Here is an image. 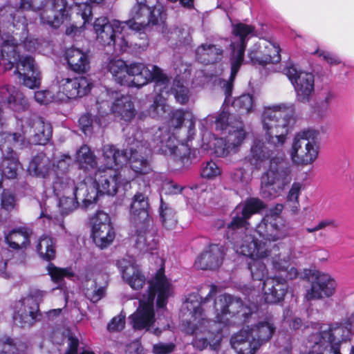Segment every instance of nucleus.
I'll use <instances>...</instances> for the list:
<instances>
[{"instance_id": "obj_13", "label": "nucleus", "mask_w": 354, "mask_h": 354, "mask_svg": "<svg viewBox=\"0 0 354 354\" xmlns=\"http://www.w3.org/2000/svg\"><path fill=\"white\" fill-rule=\"evenodd\" d=\"M234 41L231 44L232 50L230 58L232 79L236 75L241 66L245 47L250 37L254 35V27L243 23L232 25Z\"/></svg>"}, {"instance_id": "obj_4", "label": "nucleus", "mask_w": 354, "mask_h": 354, "mask_svg": "<svg viewBox=\"0 0 354 354\" xmlns=\"http://www.w3.org/2000/svg\"><path fill=\"white\" fill-rule=\"evenodd\" d=\"M149 192V186L145 185L143 192H138L133 196L129 207L135 246L141 252L153 250L157 245L151 232L153 221L149 215V203L147 196Z\"/></svg>"}, {"instance_id": "obj_54", "label": "nucleus", "mask_w": 354, "mask_h": 354, "mask_svg": "<svg viewBox=\"0 0 354 354\" xmlns=\"http://www.w3.org/2000/svg\"><path fill=\"white\" fill-rule=\"evenodd\" d=\"M100 117L99 115L93 118L91 113H87L80 118L79 125L85 135H90L95 127H100L102 125Z\"/></svg>"}, {"instance_id": "obj_17", "label": "nucleus", "mask_w": 354, "mask_h": 354, "mask_svg": "<svg viewBox=\"0 0 354 354\" xmlns=\"http://www.w3.org/2000/svg\"><path fill=\"white\" fill-rule=\"evenodd\" d=\"M235 251L252 259H261L270 254V250L266 243L259 241L251 234H244L239 239L236 234L232 236Z\"/></svg>"}, {"instance_id": "obj_59", "label": "nucleus", "mask_w": 354, "mask_h": 354, "mask_svg": "<svg viewBox=\"0 0 354 354\" xmlns=\"http://www.w3.org/2000/svg\"><path fill=\"white\" fill-rule=\"evenodd\" d=\"M251 174L249 169L245 167H239L230 173V178L232 180L236 183L245 184L250 179Z\"/></svg>"}, {"instance_id": "obj_12", "label": "nucleus", "mask_w": 354, "mask_h": 354, "mask_svg": "<svg viewBox=\"0 0 354 354\" xmlns=\"http://www.w3.org/2000/svg\"><path fill=\"white\" fill-rule=\"evenodd\" d=\"M127 85L140 88L150 81L155 82V91L162 94L167 93L169 79L162 70L154 65H145L142 63H132L127 65Z\"/></svg>"}, {"instance_id": "obj_14", "label": "nucleus", "mask_w": 354, "mask_h": 354, "mask_svg": "<svg viewBox=\"0 0 354 354\" xmlns=\"http://www.w3.org/2000/svg\"><path fill=\"white\" fill-rule=\"evenodd\" d=\"M284 74L294 86L298 101L308 102L315 91V78L313 73L298 70L291 65L283 69Z\"/></svg>"}, {"instance_id": "obj_30", "label": "nucleus", "mask_w": 354, "mask_h": 354, "mask_svg": "<svg viewBox=\"0 0 354 354\" xmlns=\"http://www.w3.org/2000/svg\"><path fill=\"white\" fill-rule=\"evenodd\" d=\"M149 11V0L140 1L136 0V3L133 6L130 11V19L124 23V27L126 26L132 30L137 32L147 30V15Z\"/></svg>"}, {"instance_id": "obj_43", "label": "nucleus", "mask_w": 354, "mask_h": 354, "mask_svg": "<svg viewBox=\"0 0 354 354\" xmlns=\"http://www.w3.org/2000/svg\"><path fill=\"white\" fill-rule=\"evenodd\" d=\"M21 164L17 153L8 156L1 155L0 161V170L2 175L9 179H14L18 174L19 169Z\"/></svg>"}, {"instance_id": "obj_63", "label": "nucleus", "mask_w": 354, "mask_h": 354, "mask_svg": "<svg viewBox=\"0 0 354 354\" xmlns=\"http://www.w3.org/2000/svg\"><path fill=\"white\" fill-rule=\"evenodd\" d=\"M125 325V316L120 315L114 317L109 323L107 328L110 332H117L122 330Z\"/></svg>"}, {"instance_id": "obj_48", "label": "nucleus", "mask_w": 354, "mask_h": 354, "mask_svg": "<svg viewBox=\"0 0 354 354\" xmlns=\"http://www.w3.org/2000/svg\"><path fill=\"white\" fill-rule=\"evenodd\" d=\"M166 14L164 8L160 5H153L149 0V11L147 15V30L153 26H160L165 24Z\"/></svg>"}, {"instance_id": "obj_5", "label": "nucleus", "mask_w": 354, "mask_h": 354, "mask_svg": "<svg viewBox=\"0 0 354 354\" xmlns=\"http://www.w3.org/2000/svg\"><path fill=\"white\" fill-rule=\"evenodd\" d=\"M293 105L281 103L265 107L261 124L266 142L275 149H281L294 122Z\"/></svg>"}, {"instance_id": "obj_7", "label": "nucleus", "mask_w": 354, "mask_h": 354, "mask_svg": "<svg viewBox=\"0 0 354 354\" xmlns=\"http://www.w3.org/2000/svg\"><path fill=\"white\" fill-rule=\"evenodd\" d=\"M272 270L278 274L266 277L263 283V297L268 304H277L283 299L287 292L286 281L295 279L298 271L290 266L289 258L281 254L272 257Z\"/></svg>"}, {"instance_id": "obj_20", "label": "nucleus", "mask_w": 354, "mask_h": 354, "mask_svg": "<svg viewBox=\"0 0 354 354\" xmlns=\"http://www.w3.org/2000/svg\"><path fill=\"white\" fill-rule=\"evenodd\" d=\"M97 113L104 117L109 113H113L120 119L130 122L136 115V110L131 97L128 95H122L117 98L111 106L107 100L97 102L96 104Z\"/></svg>"}, {"instance_id": "obj_16", "label": "nucleus", "mask_w": 354, "mask_h": 354, "mask_svg": "<svg viewBox=\"0 0 354 354\" xmlns=\"http://www.w3.org/2000/svg\"><path fill=\"white\" fill-rule=\"evenodd\" d=\"M337 288V282L330 274L314 271L310 276V288L306 290L308 301L322 299L333 296Z\"/></svg>"}, {"instance_id": "obj_38", "label": "nucleus", "mask_w": 354, "mask_h": 354, "mask_svg": "<svg viewBox=\"0 0 354 354\" xmlns=\"http://www.w3.org/2000/svg\"><path fill=\"white\" fill-rule=\"evenodd\" d=\"M102 158L106 169H113L114 167L121 166L127 162L128 149L120 151L113 145H104L102 147Z\"/></svg>"}, {"instance_id": "obj_44", "label": "nucleus", "mask_w": 354, "mask_h": 354, "mask_svg": "<svg viewBox=\"0 0 354 354\" xmlns=\"http://www.w3.org/2000/svg\"><path fill=\"white\" fill-rule=\"evenodd\" d=\"M55 194L57 196L70 195L75 196L77 185L74 180L67 176H57L53 184Z\"/></svg>"}, {"instance_id": "obj_58", "label": "nucleus", "mask_w": 354, "mask_h": 354, "mask_svg": "<svg viewBox=\"0 0 354 354\" xmlns=\"http://www.w3.org/2000/svg\"><path fill=\"white\" fill-rule=\"evenodd\" d=\"M48 271L52 280L57 283H60L64 277L71 278L73 276L70 269L59 268L52 263L48 265Z\"/></svg>"}, {"instance_id": "obj_50", "label": "nucleus", "mask_w": 354, "mask_h": 354, "mask_svg": "<svg viewBox=\"0 0 354 354\" xmlns=\"http://www.w3.org/2000/svg\"><path fill=\"white\" fill-rule=\"evenodd\" d=\"M160 217L162 225L167 229L173 228L177 223L174 210L169 204L163 202L162 199L160 207Z\"/></svg>"}, {"instance_id": "obj_52", "label": "nucleus", "mask_w": 354, "mask_h": 354, "mask_svg": "<svg viewBox=\"0 0 354 354\" xmlns=\"http://www.w3.org/2000/svg\"><path fill=\"white\" fill-rule=\"evenodd\" d=\"M97 279L88 281L85 290L86 297L93 303H96L103 298L106 293L105 286L97 285Z\"/></svg>"}, {"instance_id": "obj_32", "label": "nucleus", "mask_w": 354, "mask_h": 354, "mask_svg": "<svg viewBox=\"0 0 354 354\" xmlns=\"http://www.w3.org/2000/svg\"><path fill=\"white\" fill-rule=\"evenodd\" d=\"M0 103L7 104L16 112L24 111L28 107L22 93L12 86H3L0 88Z\"/></svg>"}, {"instance_id": "obj_40", "label": "nucleus", "mask_w": 354, "mask_h": 354, "mask_svg": "<svg viewBox=\"0 0 354 354\" xmlns=\"http://www.w3.org/2000/svg\"><path fill=\"white\" fill-rule=\"evenodd\" d=\"M16 40L12 36L8 37L1 46V59L0 65H3L6 70H11L15 65V62L19 53L17 51Z\"/></svg>"}, {"instance_id": "obj_31", "label": "nucleus", "mask_w": 354, "mask_h": 354, "mask_svg": "<svg viewBox=\"0 0 354 354\" xmlns=\"http://www.w3.org/2000/svg\"><path fill=\"white\" fill-rule=\"evenodd\" d=\"M272 155V151L269 149L263 140H253L250 153L243 160L245 165H250V169H259L262 164Z\"/></svg>"}, {"instance_id": "obj_9", "label": "nucleus", "mask_w": 354, "mask_h": 354, "mask_svg": "<svg viewBox=\"0 0 354 354\" xmlns=\"http://www.w3.org/2000/svg\"><path fill=\"white\" fill-rule=\"evenodd\" d=\"M20 8L39 12L43 24L57 28L68 19L71 8L66 0H21Z\"/></svg>"}, {"instance_id": "obj_45", "label": "nucleus", "mask_w": 354, "mask_h": 354, "mask_svg": "<svg viewBox=\"0 0 354 354\" xmlns=\"http://www.w3.org/2000/svg\"><path fill=\"white\" fill-rule=\"evenodd\" d=\"M36 249L41 258L46 260L53 259L55 257V242L47 235L41 236L36 245Z\"/></svg>"}, {"instance_id": "obj_37", "label": "nucleus", "mask_w": 354, "mask_h": 354, "mask_svg": "<svg viewBox=\"0 0 354 354\" xmlns=\"http://www.w3.org/2000/svg\"><path fill=\"white\" fill-rule=\"evenodd\" d=\"M32 230L26 226H20L10 230L5 234V241L9 247L13 249L26 248L30 244Z\"/></svg>"}, {"instance_id": "obj_6", "label": "nucleus", "mask_w": 354, "mask_h": 354, "mask_svg": "<svg viewBox=\"0 0 354 354\" xmlns=\"http://www.w3.org/2000/svg\"><path fill=\"white\" fill-rule=\"evenodd\" d=\"M350 334V330L342 325L317 324L307 339L306 346L309 348L308 354H342L341 343Z\"/></svg>"}, {"instance_id": "obj_19", "label": "nucleus", "mask_w": 354, "mask_h": 354, "mask_svg": "<svg viewBox=\"0 0 354 354\" xmlns=\"http://www.w3.org/2000/svg\"><path fill=\"white\" fill-rule=\"evenodd\" d=\"M248 57L253 64L278 63L281 60L280 48L279 45L271 41L259 39L250 48Z\"/></svg>"}, {"instance_id": "obj_42", "label": "nucleus", "mask_w": 354, "mask_h": 354, "mask_svg": "<svg viewBox=\"0 0 354 354\" xmlns=\"http://www.w3.org/2000/svg\"><path fill=\"white\" fill-rule=\"evenodd\" d=\"M75 161L80 169L90 171L97 167L96 156L86 145L81 146L76 151Z\"/></svg>"}, {"instance_id": "obj_39", "label": "nucleus", "mask_w": 354, "mask_h": 354, "mask_svg": "<svg viewBox=\"0 0 354 354\" xmlns=\"http://www.w3.org/2000/svg\"><path fill=\"white\" fill-rule=\"evenodd\" d=\"M25 142L26 137L24 133L8 131H1L0 133V151L3 156L17 153L13 150V147L17 144L24 145Z\"/></svg>"}, {"instance_id": "obj_23", "label": "nucleus", "mask_w": 354, "mask_h": 354, "mask_svg": "<svg viewBox=\"0 0 354 354\" xmlns=\"http://www.w3.org/2000/svg\"><path fill=\"white\" fill-rule=\"evenodd\" d=\"M255 232L269 242H275L288 236V230L281 218L265 216L256 226Z\"/></svg>"}, {"instance_id": "obj_57", "label": "nucleus", "mask_w": 354, "mask_h": 354, "mask_svg": "<svg viewBox=\"0 0 354 354\" xmlns=\"http://www.w3.org/2000/svg\"><path fill=\"white\" fill-rule=\"evenodd\" d=\"M59 197V208L62 214H68L79 205V200L75 196L63 195Z\"/></svg>"}, {"instance_id": "obj_24", "label": "nucleus", "mask_w": 354, "mask_h": 354, "mask_svg": "<svg viewBox=\"0 0 354 354\" xmlns=\"http://www.w3.org/2000/svg\"><path fill=\"white\" fill-rule=\"evenodd\" d=\"M245 138V132L243 128H231L225 138H216L214 143V151L218 157H225L238 151L239 147Z\"/></svg>"}, {"instance_id": "obj_64", "label": "nucleus", "mask_w": 354, "mask_h": 354, "mask_svg": "<svg viewBox=\"0 0 354 354\" xmlns=\"http://www.w3.org/2000/svg\"><path fill=\"white\" fill-rule=\"evenodd\" d=\"M66 348L62 354H77L79 339L73 335H68L66 341Z\"/></svg>"}, {"instance_id": "obj_55", "label": "nucleus", "mask_w": 354, "mask_h": 354, "mask_svg": "<svg viewBox=\"0 0 354 354\" xmlns=\"http://www.w3.org/2000/svg\"><path fill=\"white\" fill-rule=\"evenodd\" d=\"M252 277L254 280L265 281L268 274L266 265L260 259H252V262L248 263Z\"/></svg>"}, {"instance_id": "obj_60", "label": "nucleus", "mask_w": 354, "mask_h": 354, "mask_svg": "<svg viewBox=\"0 0 354 354\" xmlns=\"http://www.w3.org/2000/svg\"><path fill=\"white\" fill-rule=\"evenodd\" d=\"M221 174L220 167L212 161L207 162L201 170V176L206 178H214Z\"/></svg>"}, {"instance_id": "obj_35", "label": "nucleus", "mask_w": 354, "mask_h": 354, "mask_svg": "<svg viewBox=\"0 0 354 354\" xmlns=\"http://www.w3.org/2000/svg\"><path fill=\"white\" fill-rule=\"evenodd\" d=\"M76 192L75 197L77 200L82 201L83 208H87L91 205L95 203L99 195L102 194L94 180L90 183L85 181L79 183L77 185Z\"/></svg>"}, {"instance_id": "obj_33", "label": "nucleus", "mask_w": 354, "mask_h": 354, "mask_svg": "<svg viewBox=\"0 0 354 354\" xmlns=\"http://www.w3.org/2000/svg\"><path fill=\"white\" fill-rule=\"evenodd\" d=\"M230 344L236 354H256L261 348L245 329L231 336Z\"/></svg>"}, {"instance_id": "obj_3", "label": "nucleus", "mask_w": 354, "mask_h": 354, "mask_svg": "<svg viewBox=\"0 0 354 354\" xmlns=\"http://www.w3.org/2000/svg\"><path fill=\"white\" fill-rule=\"evenodd\" d=\"M147 291L139 299V307L136 312L129 317L134 329L142 330L149 327L155 322L153 304L156 298L158 308H163L171 294V283L160 269L156 275L148 281Z\"/></svg>"}, {"instance_id": "obj_41", "label": "nucleus", "mask_w": 354, "mask_h": 354, "mask_svg": "<svg viewBox=\"0 0 354 354\" xmlns=\"http://www.w3.org/2000/svg\"><path fill=\"white\" fill-rule=\"evenodd\" d=\"M223 49L211 44H202L196 50L197 60L203 64H214L222 57Z\"/></svg>"}, {"instance_id": "obj_53", "label": "nucleus", "mask_w": 354, "mask_h": 354, "mask_svg": "<svg viewBox=\"0 0 354 354\" xmlns=\"http://www.w3.org/2000/svg\"><path fill=\"white\" fill-rule=\"evenodd\" d=\"M26 348L24 344L10 338H7L6 341L0 340V354H27Z\"/></svg>"}, {"instance_id": "obj_51", "label": "nucleus", "mask_w": 354, "mask_h": 354, "mask_svg": "<svg viewBox=\"0 0 354 354\" xmlns=\"http://www.w3.org/2000/svg\"><path fill=\"white\" fill-rule=\"evenodd\" d=\"M232 106L241 114L251 113L255 109L254 98L250 94H244L236 97L232 102Z\"/></svg>"}, {"instance_id": "obj_62", "label": "nucleus", "mask_w": 354, "mask_h": 354, "mask_svg": "<svg viewBox=\"0 0 354 354\" xmlns=\"http://www.w3.org/2000/svg\"><path fill=\"white\" fill-rule=\"evenodd\" d=\"M185 120V113L183 110H176L171 113L169 121V128L178 129L180 128Z\"/></svg>"}, {"instance_id": "obj_18", "label": "nucleus", "mask_w": 354, "mask_h": 354, "mask_svg": "<svg viewBox=\"0 0 354 354\" xmlns=\"http://www.w3.org/2000/svg\"><path fill=\"white\" fill-rule=\"evenodd\" d=\"M92 237L98 248H107L114 240L115 233L108 214L98 211L92 219Z\"/></svg>"}, {"instance_id": "obj_10", "label": "nucleus", "mask_w": 354, "mask_h": 354, "mask_svg": "<svg viewBox=\"0 0 354 354\" xmlns=\"http://www.w3.org/2000/svg\"><path fill=\"white\" fill-rule=\"evenodd\" d=\"M291 167L284 156L270 159L269 168L261 180L264 197H275L291 181Z\"/></svg>"}, {"instance_id": "obj_8", "label": "nucleus", "mask_w": 354, "mask_h": 354, "mask_svg": "<svg viewBox=\"0 0 354 354\" xmlns=\"http://www.w3.org/2000/svg\"><path fill=\"white\" fill-rule=\"evenodd\" d=\"M319 132L306 129L296 133L292 138L290 156L292 163L306 166L313 163L318 157Z\"/></svg>"}, {"instance_id": "obj_21", "label": "nucleus", "mask_w": 354, "mask_h": 354, "mask_svg": "<svg viewBox=\"0 0 354 354\" xmlns=\"http://www.w3.org/2000/svg\"><path fill=\"white\" fill-rule=\"evenodd\" d=\"M121 172L116 169H98L96 171L94 181L102 194L114 196L120 186L125 187L129 184L130 178H122Z\"/></svg>"}, {"instance_id": "obj_56", "label": "nucleus", "mask_w": 354, "mask_h": 354, "mask_svg": "<svg viewBox=\"0 0 354 354\" xmlns=\"http://www.w3.org/2000/svg\"><path fill=\"white\" fill-rule=\"evenodd\" d=\"M171 93L174 94L176 101L181 104H186L189 100V92L188 88L178 79L174 80Z\"/></svg>"}, {"instance_id": "obj_15", "label": "nucleus", "mask_w": 354, "mask_h": 354, "mask_svg": "<svg viewBox=\"0 0 354 354\" xmlns=\"http://www.w3.org/2000/svg\"><path fill=\"white\" fill-rule=\"evenodd\" d=\"M265 207L264 203L257 198H249L240 203L231 213L232 221L227 224L228 230H248L250 217Z\"/></svg>"}, {"instance_id": "obj_22", "label": "nucleus", "mask_w": 354, "mask_h": 354, "mask_svg": "<svg viewBox=\"0 0 354 354\" xmlns=\"http://www.w3.org/2000/svg\"><path fill=\"white\" fill-rule=\"evenodd\" d=\"M15 66V73L18 75L19 80H22L24 86L32 89L40 86V72L31 56L19 55Z\"/></svg>"}, {"instance_id": "obj_27", "label": "nucleus", "mask_w": 354, "mask_h": 354, "mask_svg": "<svg viewBox=\"0 0 354 354\" xmlns=\"http://www.w3.org/2000/svg\"><path fill=\"white\" fill-rule=\"evenodd\" d=\"M92 86L90 80L84 76L63 78L59 82V91L68 98L75 99L87 95Z\"/></svg>"}, {"instance_id": "obj_34", "label": "nucleus", "mask_w": 354, "mask_h": 354, "mask_svg": "<svg viewBox=\"0 0 354 354\" xmlns=\"http://www.w3.org/2000/svg\"><path fill=\"white\" fill-rule=\"evenodd\" d=\"M65 59L70 70L76 73H85L89 69V58L86 53L77 48L66 49Z\"/></svg>"}, {"instance_id": "obj_25", "label": "nucleus", "mask_w": 354, "mask_h": 354, "mask_svg": "<svg viewBox=\"0 0 354 354\" xmlns=\"http://www.w3.org/2000/svg\"><path fill=\"white\" fill-rule=\"evenodd\" d=\"M21 132L28 135V140L34 145H46L52 136L50 124L43 118L32 116L28 122L26 129Z\"/></svg>"}, {"instance_id": "obj_28", "label": "nucleus", "mask_w": 354, "mask_h": 354, "mask_svg": "<svg viewBox=\"0 0 354 354\" xmlns=\"http://www.w3.org/2000/svg\"><path fill=\"white\" fill-rule=\"evenodd\" d=\"M224 255L225 251L223 246L212 244L197 257L194 266L200 270L216 269L222 264Z\"/></svg>"}, {"instance_id": "obj_46", "label": "nucleus", "mask_w": 354, "mask_h": 354, "mask_svg": "<svg viewBox=\"0 0 354 354\" xmlns=\"http://www.w3.org/2000/svg\"><path fill=\"white\" fill-rule=\"evenodd\" d=\"M127 65L120 59H111L107 65V69L112 74L114 80L121 85H127Z\"/></svg>"}, {"instance_id": "obj_29", "label": "nucleus", "mask_w": 354, "mask_h": 354, "mask_svg": "<svg viewBox=\"0 0 354 354\" xmlns=\"http://www.w3.org/2000/svg\"><path fill=\"white\" fill-rule=\"evenodd\" d=\"M117 265L120 270L122 278L133 289L138 290L142 288L145 283V277L133 258L118 260Z\"/></svg>"}, {"instance_id": "obj_47", "label": "nucleus", "mask_w": 354, "mask_h": 354, "mask_svg": "<svg viewBox=\"0 0 354 354\" xmlns=\"http://www.w3.org/2000/svg\"><path fill=\"white\" fill-rule=\"evenodd\" d=\"M229 113L225 111H222L217 116L214 117L212 115H209L206 118L200 122L201 129L202 131L206 130L209 128V125H212L214 122L216 129L217 130H225L230 128L228 125Z\"/></svg>"}, {"instance_id": "obj_2", "label": "nucleus", "mask_w": 354, "mask_h": 354, "mask_svg": "<svg viewBox=\"0 0 354 354\" xmlns=\"http://www.w3.org/2000/svg\"><path fill=\"white\" fill-rule=\"evenodd\" d=\"M146 142L139 141L137 138H129L127 160L131 169L137 174H147L151 171L147 159L151 152L165 155H173L183 160L187 158L189 149L181 145L178 147V140L165 127H160L146 136Z\"/></svg>"}, {"instance_id": "obj_1", "label": "nucleus", "mask_w": 354, "mask_h": 354, "mask_svg": "<svg viewBox=\"0 0 354 354\" xmlns=\"http://www.w3.org/2000/svg\"><path fill=\"white\" fill-rule=\"evenodd\" d=\"M212 288L207 296L201 300L198 293L188 295L184 304L194 321L196 322L193 329V345L199 350L209 346L216 349L222 340V325L229 323V317L237 315L246 318L251 314L250 309L243 305L241 299L230 295H221L215 299L213 307L207 309Z\"/></svg>"}, {"instance_id": "obj_11", "label": "nucleus", "mask_w": 354, "mask_h": 354, "mask_svg": "<svg viewBox=\"0 0 354 354\" xmlns=\"http://www.w3.org/2000/svg\"><path fill=\"white\" fill-rule=\"evenodd\" d=\"M93 29L96 41L100 45L113 47L120 53L128 48L130 41L123 33L124 23L118 20L110 22L106 17H100L95 20Z\"/></svg>"}, {"instance_id": "obj_26", "label": "nucleus", "mask_w": 354, "mask_h": 354, "mask_svg": "<svg viewBox=\"0 0 354 354\" xmlns=\"http://www.w3.org/2000/svg\"><path fill=\"white\" fill-rule=\"evenodd\" d=\"M277 326L274 319L272 315H267L259 320L256 324L245 328L250 336L261 347L266 344L273 337Z\"/></svg>"}, {"instance_id": "obj_49", "label": "nucleus", "mask_w": 354, "mask_h": 354, "mask_svg": "<svg viewBox=\"0 0 354 354\" xmlns=\"http://www.w3.org/2000/svg\"><path fill=\"white\" fill-rule=\"evenodd\" d=\"M38 315V306L28 307L24 310H19L15 316L14 320L16 325L21 328L32 326L36 321Z\"/></svg>"}, {"instance_id": "obj_36", "label": "nucleus", "mask_w": 354, "mask_h": 354, "mask_svg": "<svg viewBox=\"0 0 354 354\" xmlns=\"http://www.w3.org/2000/svg\"><path fill=\"white\" fill-rule=\"evenodd\" d=\"M51 171V161L43 152H39L33 156L28 167V173L31 176L39 178H47Z\"/></svg>"}, {"instance_id": "obj_61", "label": "nucleus", "mask_w": 354, "mask_h": 354, "mask_svg": "<svg viewBox=\"0 0 354 354\" xmlns=\"http://www.w3.org/2000/svg\"><path fill=\"white\" fill-rule=\"evenodd\" d=\"M279 354H291L292 342L289 335L279 337L277 342Z\"/></svg>"}]
</instances>
